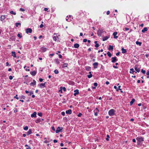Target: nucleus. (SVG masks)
I'll return each mask as SVG.
<instances>
[{"label":"nucleus","instance_id":"19","mask_svg":"<svg viewBox=\"0 0 149 149\" xmlns=\"http://www.w3.org/2000/svg\"><path fill=\"white\" fill-rule=\"evenodd\" d=\"M45 83H41L40 85V87L41 88H42L45 86Z\"/></svg>","mask_w":149,"mask_h":149},{"label":"nucleus","instance_id":"12","mask_svg":"<svg viewBox=\"0 0 149 149\" xmlns=\"http://www.w3.org/2000/svg\"><path fill=\"white\" fill-rule=\"evenodd\" d=\"M37 113L36 112H34L31 115V117H36V116Z\"/></svg>","mask_w":149,"mask_h":149},{"label":"nucleus","instance_id":"13","mask_svg":"<svg viewBox=\"0 0 149 149\" xmlns=\"http://www.w3.org/2000/svg\"><path fill=\"white\" fill-rule=\"evenodd\" d=\"M98 65V63L97 62H95L93 64L94 66V68H97V66Z\"/></svg>","mask_w":149,"mask_h":149},{"label":"nucleus","instance_id":"20","mask_svg":"<svg viewBox=\"0 0 149 149\" xmlns=\"http://www.w3.org/2000/svg\"><path fill=\"white\" fill-rule=\"evenodd\" d=\"M148 30V29L147 27H145L142 30V32L144 33L146 31Z\"/></svg>","mask_w":149,"mask_h":149},{"label":"nucleus","instance_id":"47","mask_svg":"<svg viewBox=\"0 0 149 149\" xmlns=\"http://www.w3.org/2000/svg\"><path fill=\"white\" fill-rule=\"evenodd\" d=\"M14 98H16V99H17V100H18L19 99V98L18 97V96H17V95H16L15 97H14Z\"/></svg>","mask_w":149,"mask_h":149},{"label":"nucleus","instance_id":"18","mask_svg":"<svg viewBox=\"0 0 149 149\" xmlns=\"http://www.w3.org/2000/svg\"><path fill=\"white\" fill-rule=\"evenodd\" d=\"M74 47L76 48H79V45L77 43L74 44Z\"/></svg>","mask_w":149,"mask_h":149},{"label":"nucleus","instance_id":"32","mask_svg":"<svg viewBox=\"0 0 149 149\" xmlns=\"http://www.w3.org/2000/svg\"><path fill=\"white\" fill-rule=\"evenodd\" d=\"M136 44L137 45H141V42H139L138 41H136Z\"/></svg>","mask_w":149,"mask_h":149},{"label":"nucleus","instance_id":"55","mask_svg":"<svg viewBox=\"0 0 149 149\" xmlns=\"http://www.w3.org/2000/svg\"><path fill=\"white\" fill-rule=\"evenodd\" d=\"M58 56H59V57L61 58H62V56L61 54H59L58 55Z\"/></svg>","mask_w":149,"mask_h":149},{"label":"nucleus","instance_id":"2","mask_svg":"<svg viewBox=\"0 0 149 149\" xmlns=\"http://www.w3.org/2000/svg\"><path fill=\"white\" fill-rule=\"evenodd\" d=\"M115 111L114 109H112L109 111L108 113L110 116H113L115 114Z\"/></svg>","mask_w":149,"mask_h":149},{"label":"nucleus","instance_id":"43","mask_svg":"<svg viewBox=\"0 0 149 149\" xmlns=\"http://www.w3.org/2000/svg\"><path fill=\"white\" fill-rule=\"evenodd\" d=\"M38 115L40 116H42V114L41 113H38Z\"/></svg>","mask_w":149,"mask_h":149},{"label":"nucleus","instance_id":"11","mask_svg":"<svg viewBox=\"0 0 149 149\" xmlns=\"http://www.w3.org/2000/svg\"><path fill=\"white\" fill-rule=\"evenodd\" d=\"M117 34V32H114L113 33V36L114 37L113 38H114L116 39L118 38V36H116V35Z\"/></svg>","mask_w":149,"mask_h":149},{"label":"nucleus","instance_id":"16","mask_svg":"<svg viewBox=\"0 0 149 149\" xmlns=\"http://www.w3.org/2000/svg\"><path fill=\"white\" fill-rule=\"evenodd\" d=\"M36 81H35V80H33V82L31 83L30 84L31 86H33L36 85Z\"/></svg>","mask_w":149,"mask_h":149},{"label":"nucleus","instance_id":"14","mask_svg":"<svg viewBox=\"0 0 149 149\" xmlns=\"http://www.w3.org/2000/svg\"><path fill=\"white\" fill-rule=\"evenodd\" d=\"M32 133V130L31 129H29L28 131L27 132L26 134L28 135Z\"/></svg>","mask_w":149,"mask_h":149},{"label":"nucleus","instance_id":"63","mask_svg":"<svg viewBox=\"0 0 149 149\" xmlns=\"http://www.w3.org/2000/svg\"><path fill=\"white\" fill-rule=\"evenodd\" d=\"M48 10V9L47 8H44V10L45 11H47Z\"/></svg>","mask_w":149,"mask_h":149},{"label":"nucleus","instance_id":"37","mask_svg":"<svg viewBox=\"0 0 149 149\" xmlns=\"http://www.w3.org/2000/svg\"><path fill=\"white\" fill-rule=\"evenodd\" d=\"M141 72L143 74H145L146 73V71L144 70L143 69H142L141 70Z\"/></svg>","mask_w":149,"mask_h":149},{"label":"nucleus","instance_id":"40","mask_svg":"<svg viewBox=\"0 0 149 149\" xmlns=\"http://www.w3.org/2000/svg\"><path fill=\"white\" fill-rule=\"evenodd\" d=\"M40 121V119L37 120L36 121V123H38Z\"/></svg>","mask_w":149,"mask_h":149},{"label":"nucleus","instance_id":"45","mask_svg":"<svg viewBox=\"0 0 149 149\" xmlns=\"http://www.w3.org/2000/svg\"><path fill=\"white\" fill-rule=\"evenodd\" d=\"M98 84L97 83L95 82L94 84V86L95 87L97 86Z\"/></svg>","mask_w":149,"mask_h":149},{"label":"nucleus","instance_id":"50","mask_svg":"<svg viewBox=\"0 0 149 149\" xmlns=\"http://www.w3.org/2000/svg\"><path fill=\"white\" fill-rule=\"evenodd\" d=\"M9 79L10 80H12L13 79V77L12 76H10L9 77Z\"/></svg>","mask_w":149,"mask_h":149},{"label":"nucleus","instance_id":"36","mask_svg":"<svg viewBox=\"0 0 149 149\" xmlns=\"http://www.w3.org/2000/svg\"><path fill=\"white\" fill-rule=\"evenodd\" d=\"M17 36L20 38H21L22 37V36L20 35V34L18 33L17 35Z\"/></svg>","mask_w":149,"mask_h":149},{"label":"nucleus","instance_id":"31","mask_svg":"<svg viewBox=\"0 0 149 149\" xmlns=\"http://www.w3.org/2000/svg\"><path fill=\"white\" fill-rule=\"evenodd\" d=\"M68 64L67 63H65L63 65V68L67 67L68 66Z\"/></svg>","mask_w":149,"mask_h":149},{"label":"nucleus","instance_id":"3","mask_svg":"<svg viewBox=\"0 0 149 149\" xmlns=\"http://www.w3.org/2000/svg\"><path fill=\"white\" fill-rule=\"evenodd\" d=\"M58 36H59V35H58L57 33H54V36L53 37V40L55 41L58 40V39H59L58 37Z\"/></svg>","mask_w":149,"mask_h":149},{"label":"nucleus","instance_id":"48","mask_svg":"<svg viewBox=\"0 0 149 149\" xmlns=\"http://www.w3.org/2000/svg\"><path fill=\"white\" fill-rule=\"evenodd\" d=\"M82 114L81 113H79L78 114V116L79 117H80L82 115Z\"/></svg>","mask_w":149,"mask_h":149},{"label":"nucleus","instance_id":"57","mask_svg":"<svg viewBox=\"0 0 149 149\" xmlns=\"http://www.w3.org/2000/svg\"><path fill=\"white\" fill-rule=\"evenodd\" d=\"M110 11L109 10H108L107 12V15H109V14Z\"/></svg>","mask_w":149,"mask_h":149},{"label":"nucleus","instance_id":"42","mask_svg":"<svg viewBox=\"0 0 149 149\" xmlns=\"http://www.w3.org/2000/svg\"><path fill=\"white\" fill-rule=\"evenodd\" d=\"M29 93V95H32L33 93V91H32L30 92Z\"/></svg>","mask_w":149,"mask_h":149},{"label":"nucleus","instance_id":"28","mask_svg":"<svg viewBox=\"0 0 149 149\" xmlns=\"http://www.w3.org/2000/svg\"><path fill=\"white\" fill-rule=\"evenodd\" d=\"M113 46H111V45H109L108 48V49L109 50H113Z\"/></svg>","mask_w":149,"mask_h":149},{"label":"nucleus","instance_id":"21","mask_svg":"<svg viewBox=\"0 0 149 149\" xmlns=\"http://www.w3.org/2000/svg\"><path fill=\"white\" fill-rule=\"evenodd\" d=\"M5 18V17L4 15H1L0 17V19L1 21H3Z\"/></svg>","mask_w":149,"mask_h":149},{"label":"nucleus","instance_id":"33","mask_svg":"<svg viewBox=\"0 0 149 149\" xmlns=\"http://www.w3.org/2000/svg\"><path fill=\"white\" fill-rule=\"evenodd\" d=\"M54 72L56 74H58V71L57 70H55Z\"/></svg>","mask_w":149,"mask_h":149},{"label":"nucleus","instance_id":"39","mask_svg":"<svg viewBox=\"0 0 149 149\" xmlns=\"http://www.w3.org/2000/svg\"><path fill=\"white\" fill-rule=\"evenodd\" d=\"M88 77L89 78H91L92 76V74H90V75H87Z\"/></svg>","mask_w":149,"mask_h":149},{"label":"nucleus","instance_id":"1","mask_svg":"<svg viewBox=\"0 0 149 149\" xmlns=\"http://www.w3.org/2000/svg\"><path fill=\"white\" fill-rule=\"evenodd\" d=\"M136 139L138 141L137 143L138 144H139L141 142H142L144 141L143 138L141 136L137 137Z\"/></svg>","mask_w":149,"mask_h":149},{"label":"nucleus","instance_id":"17","mask_svg":"<svg viewBox=\"0 0 149 149\" xmlns=\"http://www.w3.org/2000/svg\"><path fill=\"white\" fill-rule=\"evenodd\" d=\"M31 74L33 76H35L36 73V72L35 71H34L30 72Z\"/></svg>","mask_w":149,"mask_h":149},{"label":"nucleus","instance_id":"64","mask_svg":"<svg viewBox=\"0 0 149 149\" xmlns=\"http://www.w3.org/2000/svg\"><path fill=\"white\" fill-rule=\"evenodd\" d=\"M146 74L148 75H149V71L147 72Z\"/></svg>","mask_w":149,"mask_h":149},{"label":"nucleus","instance_id":"9","mask_svg":"<svg viewBox=\"0 0 149 149\" xmlns=\"http://www.w3.org/2000/svg\"><path fill=\"white\" fill-rule=\"evenodd\" d=\"M112 60L111 62L112 63H115L116 61H117V58L116 56L114 57H112Z\"/></svg>","mask_w":149,"mask_h":149},{"label":"nucleus","instance_id":"29","mask_svg":"<svg viewBox=\"0 0 149 149\" xmlns=\"http://www.w3.org/2000/svg\"><path fill=\"white\" fill-rule=\"evenodd\" d=\"M107 55H108V56L109 57H111V56H112V55L110 53V52H107Z\"/></svg>","mask_w":149,"mask_h":149},{"label":"nucleus","instance_id":"10","mask_svg":"<svg viewBox=\"0 0 149 149\" xmlns=\"http://www.w3.org/2000/svg\"><path fill=\"white\" fill-rule=\"evenodd\" d=\"M74 95L75 96H76L79 93V90L77 89L74 90Z\"/></svg>","mask_w":149,"mask_h":149},{"label":"nucleus","instance_id":"34","mask_svg":"<svg viewBox=\"0 0 149 149\" xmlns=\"http://www.w3.org/2000/svg\"><path fill=\"white\" fill-rule=\"evenodd\" d=\"M21 23H16V26L18 27L19 25H21Z\"/></svg>","mask_w":149,"mask_h":149},{"label":"nucleus","instance_id":"25","mask_svg":"<svg viewBox=\"0 0 149 149\" xmlns=\"http://www.w3.org/2000/svg\"><path fill=\"white\" fill-rule=\"evenodd\" d=\"M109 37L107 36H105L103 38L102 40L103 41H104L107 40L108 38Z\"/></svg>","mask_w":149,"mask_h":149},{"label":"nucleus","instance_id":"53","mask_svg":"<svg viewBox=\"0 0 149 149\" xmlns=\"http://www.w3.org/2000/svg\"><path fill=\"white\" fill-rule=\"evenodd\" d=\"M120 52H118V53H116V55L117 56H118L120 54Z\"/></svg>","mask_w":149,"mask_h":149},{"label":"nucleus","instance_id":"15","mask_svg":"<svg viewBox=\"0 0 149 149\" xmlns=\"http://www.w3.org/2000/svg\"><path fill=\"white\" fill-rule=\"evenodd\" d=\"M72 112V110L71 109H69L68 110H67L66 111V113L67 114H70Z\"/></svg>","mask_w":149,"mask_h":149},{"label":"nucleus","instance_id":"24","mask_svg":"<svg viewBox=\"0 0 149 149\" xmlns=\"http://www.w3.org/2000/svg\"><path fill=\"white\" fill-rule=\"evenodd\" d=\"M121 50L122 51V53H123V54H124V53H126V52H127V51L126 50V49H125L124 48H121Z\"/></svg>","mask_w":149,"mask_h":149},{"label":"nucleus","instance_id":"38","mask_svg":"<svg viewBox=\"0 0 149 149\" xmlns=\"http://www.w3.org/2000/svg\"><path fill=\"white\" fill-rule=\"evenodd\" d=\"M107 138H106V140L108 141L109 140V135H107Z\"/></svg>","mask_w":149,"mask_h":149},{"label":"nucleus","instance_id":"30","mask_svg":"<svg viewBox=\"0 0 149 149\" xmlns=\"http://www.w3.org/2000/svg\"><path fill=\"white\" fill-rule=\"evenodd\" d=\"M10 13L11 14H12L15 15H16V13L15 12H14V11L13 10L11 11L10 12Z\"/></svg>","mask_w":149,"mask_h":149},{"label":"nucleus","instance_id":"51","mask_svg":"<svg viewBox=\"0 0 149 149\" xmlns=\"http://www.w3.org/2000/svg\"><path fill=\"white\" fill-rule=\"evenodd\" d=\"M61 114L63 116H64L65 115V113L64 111H63L61 112Z\"/></svg>","mask_w":149,"mask_h":149},{"label":"nucleus","instance_id":"58","mask_svg":"<svg viewBox=\"0 0 149 149\" xmlns=\"http://www.w3.org/2000/svg\"><path fill=\"white\" fill-rule=\"evenodd\" d=\"M39 81H40V82H42V81H43V79L42 78H40L39 79Z\"/></svg>","mask_w":149,"mask_h":149},{"label":"nucleus","instance_id":"6","mask_svg":"<svg viewBox=\"0 0 149 149\" xmlns=\"http://www.w3.org/2000/svg\"><path fill=\"white\" fill-rule=\"evenodd\" d=\"M47 50V48L45 47H42L40 48V51L42 52H45Z\"/></svg>","mask_w":149,"mask_h":149},{"label":"nucleus","instance_id":"22","mask_svg":"<svg viewBox=\"0 0 149 149\" xmlns=\"http://www.w3.org/2000/svg\"><path fill=\"white\" fill-rule=\"evenodd\" d=\"M54 61L57 64H59L60 63V62L58 59H55Z\"/></svg>","mask_w":149,"mask_h":149},{"label":"nucleus","instance_id":"26","mask_svg":"<svg viewBox=\"0 0 149 149\" xmlns=\"http://www.w3.org/2000/svg\"><path fill=\"white\" fill-rule=\"evenodd\" d=\"M134 101H135V99L134 98L132 99V100L130 102V105L131 106L133 104V103L134 102Z\"/></svg>","mask_w":149,"mask_h":149},{"label":"nucleus","instance_id":"61","mask_svg":"<svg viewBox=\"0 0 149 149\" xmlns=\"http://www.w3.org/2000/svg\"><path fill=\"white\" fill-rule=\"evenodd\" d=\"M25 97V96H22L21 97V99H24Z\"/></svg>","mask_w":149,"mask_h":149},{"label":"nucleus","instance_id":"35","mask_svg":"<svg viewBox=\"0 0 149 149\" xmlns=\"http://www.w3.org/2000/svg\"><path fill=\"white\" fill-rule=\"evenodd\" d=\"M28 129V127L27 126H25L24 127V129L25 130H27Z\"/></svg>","mask_w":149,"mask_h":149},{"label":"nucleus","instance_id":"8","mask_svg":"<svg viewBox=\"0 0 149 149\" xmlns=\"http://www.w3.org/2000/svg\"><path fill=\"white\" fill-rule=\"evenodd\" d=\"M134 69L135 70L138 72H139L140 71V68H138V66L137 65H135V66Z\"/></svg>","mask_w":149,"mask_h":149},{"label":"nucleus","instance_id":"4","mask_svg":"<svg viewBox=\"0 0 149 149\" xmlns=\"http://www.w3.org/2000/svg\"><path fill=\"white\" fill-rule=\"evenodd\" d=\"M94 115L95 116H97L98 113L99 112V110L97 109V108H96L94 110Z\"/></svg>","mask_w":149,"mask_h":149},{"label":"nucleus","instance_id":"46","mask_svg":"<svg viewBox=\"0 0 149 149\" xmlns=\"http://www.w3.org/2000/svg\"><path fill=\"white\" fill-rule=\"evenodd\" d=\"M99 46V45L98 44V43H96V44L95 45V47L97 48Z\"/></svg>","mask_w":149,"mask_h":149},{"label":"nucleus","instance_id":"23","mask_svg":"<svg viewBox=\"0 0 149 149\" xmlns=\"http://www.w3.org/2000/svg\"><path fill=\"white\" fill-rule=\"evenodd\" d=\"M11 53L12 54V56H13L14 57H16V56L15 54V52H12Z\"/></svg>","mask_w":149,"mask_h":149},{"label":"nucleus","instance_id":"52","mask_svg":"<svg viewBox=\"0 0 149 149\" xmlns=\"http://www.w3.org/2000/svg\"><path fill=\"white\" fill-rule=\"evenodd\" d=\"M52 130H53L54 131H55V128L54 126L52 127Z\"/></svg>","mask_w":149,"mask_h":149},{"label":"nucleus","instance_id":"41","mask_svg":"<svg viewBox=\"0 0 149 149\" xmlns=\"http://www.w3.org/2000/svg\"><path fill=\"white\" fill-rule=\"evenodd\" d=\"M129 28H125L124 29H123L124 31H127L129 30Z\"/></svg>","mask_w":149,"mask_h":149},{"label":"nucleus","instance_id":"27","mask_svg":"<svg viewBox=\"0 0 149 149\" xmlns=\"http://www.w3.org/2000/svg\"><path fill=\"white\" fill-rule=\"evenodd\" d=\"M130 70L132 71H130V73H132V74H133L134 72H135L136 73V72H135L134 70L133 69V68H132V69H130Z\"/></svg>","mask_w":149,"mask_h":149},{"label":"nucleus","instance_id":"7","mask_svg":"<svg viewBox=\"0 0 149 149\" xmlns=\"http://www.w3.org/2000/svg\"><path fill=\"white\" fill-rule=\"evenodd\" d=\"M32 30L31 28H27L26 29V33H31L32 32Z\"/></svg>","mask_w":149,"mask_h":149},{"label":"nucleus","instance_id":"62","mask_svg":"<svg viewBox=\"0 0 149 149\" xmlns=\"http://www.w3.org/2000/svg\"><path fill=\"white\" fill-rule=\"evenodd\" d=\"M64 146V144L63 143H61L60 146Z\"/></svg>","mask_w":149,"mask_h":149},{"label":"nucleus","instance_id":"59","mask_svg":"<svg viewBox=\"0 0 149 149\" xmlns=\"http://www.w3.org/2000/svg\"><path fill=\"white\" fill-rule=\"evenodd\" d=\"M26 149H31V147L29 146L26 147Z\"/></svg>","mask_w":149,"mask_h":149},{"label":"nucleus","instance_id":"54","mask_svg":"<svg viewBox=\"0 0 149 149\" xmlns=\"http://www.w3.org/2000/svg\"><path fill=\"white\" fill-rule=\"evenodd\" d=\"M9 65V66H10V65H9V63H8V62H7L6 63V65L7 66H8V65Z\"/></svg>","mask_w":149,"mask_h":149},{"label":"nucleus","instance_id":"49","mask_svg":"<svg viewBox=\"0 0 149 149\" xmlns=\"http://www.w3.org/2000/svg\"><path fill=\"white\" fill-rule=\"evenodd\" d=\"M87 39H83V42H87Z\"/></svg>","mask_w":149,"mask_h":149},{"label":"nucleus","instance_id":"60","mask_svg":"<svg viewBox=\"0 0 149 149\" xmlns=\"http://www.w3.org/2000/svg\"><path fill=\"white\" fill-rule=\"evenodd\" d=\"M53 141H54V143H57V141L56 140H54Z\"/></svg>","mask_w":149,"mask_h":149},{"label":"nucleus","instance_id":"56","mask_svg":"<svg viewBox=\"0 0 149 149\" xmlns=\"http://www.w3.org/2000/svg\"><path fill=\"white\" fill-rule=\"evenodd\" d=\"M43 26H44L43 25V24H42L40 25V28H42L43 27Z\"/></svg>","mask_w":149,"mask_h":149},{"label":"nucleus","instance_id":"44","mask_svg":"<svg viewBox=\"0 0 149 149\" xmlns=\"http://www.w3.org/2000/svg\"><path fill=\"white\" fill-rule=\"evenodd\" d=\"M19 10H20V11H24L25 10H24V8H20L19 9Z\"/></svg>","mask_w":149,"mask_h":149},{"label":"nucleus","instance_id":"5","mask_svg":"<svg viewBox=\"0 0 149 149\" xmlns=\"http://www.w3.org/2000/svg\"><path fill=\"white\" fill-rule=\"evenodd\" d=\"M63 129V128L62 127H58L56 131V133H58L59 132H61Z\"/></svg>","mask_w":149,"mask_h":149}]
</instances>
